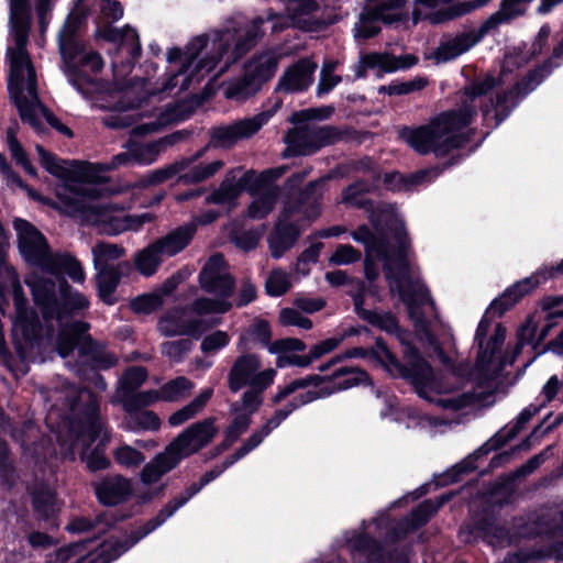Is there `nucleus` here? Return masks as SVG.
Instances as JSON below:
<instances>
[{"mask_svg":"<svg viewBox=\"0 0 563 563\" xmlns=\"http://www.w3.org/2000/svg\"><path fill=\"white\" fill-rule=\"evenodd\" d=\"M376 186L375 181H356L345 189L342 198V201L351 207L365 208L379 235L376 236L366 225L358 227L352 233V239L362 243L366 250V278L374 280L378 276L375 262L384 264L390 291L406 305L419 341L429 346L440 361L449 366L450 358L443 353L435 335L438 329H448L440 320L418 269L411 264L404 219L395 207L382 205L374 209L373 203L365 198V194Z\"/></svg>","mask_w":563,"mask_h":563,"instance_id":"nucleus-1","label":"nucleus"},{"mask_svg":"<svg viewBox=\"0 0 563 563\" xmlns=\"http://www.w3.org/2000/svg\"><path fill=\"white\" fill-rule=\"evenodd\" d=\"M515 64L516 57L511 54L506 55L498 77L488 75L476 79L465 89L461 103L455 110L440 113L424 125L400 129V139L419 154L445 155L467 140L464 129L476 115L478 107H482L485 121L488 123L494 121L495 125H498L515 108V93L527 95L534 90L551 69L559 66V64L552 65L550 60L508 91L515 79L510 75V66Z\"/></svg>","mask_w":563,"mask_h":563,"instance_id":"nucleus-2","label":"nucleus"},{"mask_svg":"<svg viewBox=\"0 0 563 563\" xmlns=\"http://www.w3.org/2000/svg\"><path fill=\"white\" fill-rule=\"evenodd\" d=\"M84 20L82 13L75 8L65 21L64 26L58 34V47L63 59V71L68 82L87 99H92L95 95L109 96L111 103H100L101 108L113 109L119 112L133 110L141 107L146 98H155L161 95L176 96L189 87L180 85L167 88L166 82L174 73L180 68L179 62L169 64L166 76L152 87L147 80H136L129 85H123L121 80L132 70V63L129 60L119 66L118 60H113V82H106L97 79L96 75L102 69L103 62L99 54L87 51L80 45L76 37V32ZM180 84L181 77L177 80Z\"/></svg>","mask_w":563,"mask_h":563,"instance_id":"nucleus-3","label":"nucleus"},{"mask_svg":"<svg viewBox=\"0 0 563 563\" xmlns=\"http://www.w3.org/2000/svg\"><path fill=\"white\" fill-rule=\"evenodd\" d=\"M41 165L59 184L55 188L57 210L81 222L95 227L99 232L118 235L126 231H139L153 221L151 213L125 214L115 203L99 200L102 188L97 187L101 179L100 168L89 164H70L36 145Z\"/></svg>","mask_w":563,"mask_h":563,"instance_id":"nucleus-4","label":"nucleus"},{"mask_svg":"<svg viewBox=\"0 0 563 563\" xmlns=\"http://www.w3.org/2000/svg\"><path fill=\"white\" fill-rule=\"evenodd\" d=\"M269 23L273 33L282 32L294 25L292 15L269 14L267 18H255L249 22L231 27L210 31L194 37L184 49L172 47L166 54L169 63L179 62L180 68L165 84L167 88L178 86L191 87L205 76L216 71V76L225 73L244 54L254 47L265 34V24Z\"/></svg>","mask_w":563,"mask_h":563,"instance_id":"nucleus-5","label":"nucleus"},{"mask_svg":"<svg viewBox=\"0 0 563 563\" xmlns=\"http://www.w3.org/2000/svg\"><path fill=\"white\" fill-rule=\"evenodd\" d=\"M35 12L40 30L45 32L53 9V0H35ZM9 40L7 60L9 64V92L14 100L23 122L35 132L44 131V122L52 128L70 136V130L60 123L38 100L36 90V75L26 51L29 31L31 25L30 0H9Z\"/></svg>","mask_w":563,"mask_h":563,"instance_id":"nucleus-6","label":"nucleus"},{"mask_svg":"<svg viewBox=\"0 0 563 563\" xmlns=\"http://www.w3.org/2000/svg\"><path fill=\"white\" fill-rule=\"evenodd\" d=\"M357 357L382 366L393 377L407 379L420 398L446 410L467 412L470 405L492 401L488 393L482 396L483 398H473L468 394L460 393L462 366L450 368L444 376L438 377L429 363L413 347H408L405 352L406 364H401L380 339H377L375 346L369 350L352 347L345 351L321 365L320 371L323 372L344 358Z\"/></svg>","mask_w":563,"mask_h":563,"instance_id":"nucleus-7","label":"nucleus"},{"mask_svg":"<svg viewBox=\"0 0 563 563\" xmlns=\"http://www.w3.org/2000/svg\"><path fill=\"white\" fill-rule=\"evenodd\" d=\"M541 268L533 275L526 277L509 286L498 298L494 299L486 309L478 323L475 341L478 345L476 362L472 371L466 363H460L451 368L462 366L461 394H468L473 398H483L487 393L492 396L488 404H474L467 408V413H474L488 408L496 402V378L505 362L500 357V347L506 339V329L500 323H493L490 317H500L515 306L525 295L532 291L540 284L548 280Z\"/></svg>","mask_w":563,"mask_h":563,"instance_id":"nucleus-8","label":"nucleus"},{"mask_svg":"<svg viewBox=\"0 0 563 563\" xmlns=\"http://www.w3.org/2000/svg\"><path fill=\"white\" fill-rule=\"evenodd\" d=\"M292 411H295L294 407H289L288 405L277 410L261 429L254 431L247 438V440L230 459H227L221 465H218L206 473L200 478L199 483L191 484L183 494L166 504L154 518L133 530L126 540L122 542L112 539L107 540L93 552L89 549L91 540L80 541L57 550L56 563H110L118 559L146 536L163 526L179 508L186 505L196 494H198L203 486L216 479L228 467L232 466L235 462L256 449L273 430L277 429L282 422L287 419Z\"/></svg>","mask_w":563,"mask_h":563,"instance_id":"nucleus-9","label":"nucleus"},{"mask_svg":"<svg viewBox=\"0 0 563 563\" xmlns=\"http://www.w3.org/2000/svg\"><path fill=\"white\" fill-rule=\"evenodd\" d=\"M292 411H295L294 407H289L288 405L277 410L261 429L254 431L247 438L230 459H227L221 465L206 473L200 478L199 483L191 484L183 494L166 504L154 518L133 530L126 540L122 542L112 539L107 540L93 552L89 549L91 540L80 541L57 550V563H110L118 559L146 536L163 526L179 508L198 494L203 486L216 479L228 467L256 449Z\"/></svg>","mask_w":563,"mask_h":563,"instance_id":"nucleus-10","label":"nucleus"},{"mask_svg":"<svg viewBox=\"0 0 563 563\" xmlns=\"http://www.w3.org/2000/svg\"><path fill=\"white\" fill-rule=\"evenodd\" d=\"M68 415L62 417L57 407H52L46 416V424L54 434L59 453L74 460L79 453L90 471L104 470L110 461L98 449L87 454V449L97 440L98 446H106L110 432L98 413V400L86 388L67 387Z\"/></svg>","mask_w":563,"mask_h":563,"instance_id":"nucleus-11","label":"nucleus"},{"mask_svg":"<svg viewBox=\"0 0 563 563\" xmlns=\"http://www.w3.org/2000/svg\"><path fill=\"white\" fill-rule=\"evenodd\" d=\"M55 276L42 277L37 273H31L25 278L35 303L42 309L45 321V336L43 329L37 325V339L40 344L33 350V358L22 360L23 362H35L40 350L51 340L54 327L58 328L56 350L62 358H66L78 347L80 355L85 353V345L90 341L86 335L88 324L85 322L69 321V314L88 309L89 300L79 291L73 289L65 280L55 283Z\"/></svg>","mask_w":563,"mask_h":563,"instance_id":"nucleus-12","label":"nucleus"},{"mask_svg":"<svg viewBox=\"0 0 563 563\" xmlns=\"http://www.w3.org/2000/svg\"><path fill=\"white\" fill-rule=\"evenodd\" d=\"M514 527L517 531L509 534L494 521L485 520L472 530L461 529L460 536L466 542L482 538L492 548L497 549L508 547L521 538L544 534L549 544L547 555L563 560V511L559 516L542 514L540 516L533 515L528 520L523 518L516 519Z\"/></svg>","mask_w":563,"mask_h":563,"instance_id":"nucleus-13","label":"nucleus"},{"mask_svg":"<svg viewBox=\"0 0 563 563\" xmlns=\"http://www.w3.org/2000/svg\"><path fill=\"white\" fill-rule=\"evenodd\" d=\"M13 227L21 256L38 269L33 273H37L42 277H46L45 275L58 277L66 274L74 282L84 283L85 272L74 256L67 253L53 254L45 236L23 219H15Z\"/></svg>","mask_w":563,"mask_h":563,"instance_id":"nucleus-14","label":"nucleus"},{"mask_svg":"<svg viewBox=\"0 0 563 563\" xmlns=\"http://www.w3.org/2000/svg\"><path fill=\"white\" fill-rule=\"evenodd\" d=\"M11 295L15 313L12 318V338L21 360L33 358V350L40 344L37 339V321L33 311L29 310L22 286L15 269L10 266L4 255H0V311L8 306Z\"/></svg>","mask_w":563,"mask_h":563,"instance_id":"nucleus-15","label":"nucleus"},{"mask_svg":"<svg viewBox=\"0 0 563 563\" xmlns=\"http://www.w3.org/2000/svg\"><path fill=\"white\" fill-rule=\"evenodd\" d=\"M203 290L214 298H199L194 302V310L199 314L224 313L231 309L229 298L233 290V282L229 276L221 255H212L199 275Z\"/></svg>","mask_w":563,"mask_h":563,"instance_id":"nucleus-16","label":"nucleus"},{"mask_svg":"<svg viewBox=\"0 0 563 563\" xmlns=\"http://www.w3.org/2000/svg\"><path fill=\"white\" fill-rule=\"evenodd\" d=\"M284 173L285 168L280 167L267 170L262 175H256L254 172L249 170L241 177H238L239 170L232 169L225 175L220 186L206 197V202L232 208L244 190L253 192L266 181L268 176L272 175L274 178H278Z\"/></svg>","mask_w":563,"mask_h":563,"instance_id":"nucleus-17","label":"nucleus"},{"mask_svg":"<svg viewBox=\"0 0 563 563\" xmlns=\"http://www.w3.org/2000/svg\"><path fill=\"white\" fill-rule=\"evenodd\" d=\"M320 214V206L313 202L307 207L285 206L279 219L276 223L274 232L271 234L268 243L273 257L279 258L287 250H289L300 234V228L290 220L297 217V220L305 219L308 222L314 220Z\"/></svg>","mask_w":563,"mask_h":563,"instance_id":"nucleus-18","label":"nucleus"},{"mask_svg":"<svg viewBox=\"0 0 563 563\" xmlns=\"http://www.w3.org/2000/svg\"><path fill=\"white\" fill-rule=\"evenodd\" d=\"M261 360L255 354H243L239 356L231 366L228 375L230 390L238 393L245 386L267 389L273 385L277 372L274 368L261 371Z\"/></svg>","mask_w":563,"mask_h":563,"instance_id":"nucleus-19","label":"nucleus"},{"mask_svg":"<svg viewBox=\"0 0 563 563\" xmlns=\"http://www.w3.org/2000/svg\"><path fill=\"white\" fill-rule=\"evenodd\" d=\"M179 457L166 446L145 463L140 472L139 479L145 492L139 494L141 503H147L161 495L167 487L164 476L180 464Z\"/></svg>","mask_w":563,"mask_h":563,"instance_id":"nucleus-20","label":"nucleus"},{"mask_svg":"<svg viewBox=\"0 0 563 563\" xmlns=\"http://www.w3.org/2000/svg\"><path fill=\"white\" fill-rule=\"evenodd\" d=\"M489 0H417L413 22L428 20L432 24L467 14L487 4Z\"/></svg>","mask_w":563,"mask_h":563,"instance_id":"nucleus-21","label":"nucleus"},{"mask_svg":"<svg viewBox=\"0 0 563 563\" xmlns=\"http://www.w3.org/2000/svg\"><path fill=\"white\" fill-rule=\"evenodd\" d=\"M279 107L280 102H276L272 108L263 110L251 118L213 128L211 131L212 144L219 147H230L240 140L251 137L273 118Z\"/></svg>","mask_w":563,"mask_h":563,"instance_id":"nucleus-22","label":"nucleus"},{"mask_svg":"<svg viewBox=\"0 0 563 563\" xmlns=\"http://www.w3.org/2000/svg\"><path fill=\"white\" fill-rule=\"evenodd\" d=\"M329 396H331V391H324L322 377L309 375L278 386L277 393L273 397V402L278 404L290 397L291 400L287 405L296 410L317 399Z\"/></svg>","mask_w":563,"mask_h":563,"instance_id":"nucleus-23","label":"nucleus"},{"mask_svg":"<svg viewBox=\"0 0 563 563\" xmlns=\"http://www.w3.org/2000/svg\"><path fill=\"white\" fill-rule=\"evenodd\" d=\"M217 433L216 420L207 418L186 428L167 446L183 461L207 446Z\"/></svg>","mask_w":563,"mask_h":563,"instance_id":"nucleus-24","label":"nucleus"},{"mask_svg":"<svg viewBox=\"0 0 563 563\" xmlns=\"http://www.w3.org/2000/svg\"><path fill=\"white\" fill-rule=\"evenodd\" d=\"M331 137L329 128L308 122L290 130L285 136V142L290 155H309L329 144Z\"/></svg>","mask_w":563,"mask_h":563,"instance_id":"nucleus-25","label":"nucleus"},{"mask_svg":"<svg viewBox=\"0 0 563 563\" xmlns=\"http://www.w3.org/2000/svg\"><path fill=\"white\" fill-rule=\"evenodd\" d=\"M199 314L190 309H175L166 312L158 321V330L165 336L189 335L199 338L211 324L201 319Z\"/></svg>","mask_w":563,"mask_h":563,"instance_id":"nucleus-26","label":"nucleus"},{"mask_svg":"<svg viewBox=\"0 0 563 563\" xmlns=\"http://www.w3.org/2000/svg\"><path fill=\"white\" fill-rule=\"evenodd\" d=\"M376 0H367L368 8L361 13L358 22L354 27V36L356 38H368L379 32L378 22L382 21L391 24L401 19L400 9L406 0H389L379 7L372 9L371 4Z\"/></svg>","mask_w":563,"mask_h":563,"instance_id":"nucleus-27","label":"nucleus"},{"mask_svg":"<svg viewBox=\"0 0 563 563\" xmlns=\"http://www.w3.org/2000/svg\"><path fill=\"white\" fill-rule=\"evenodd\" d=\"M317 67V63L309 57L299 59L283 71L275 90L286 93L306 91L314 80Z\"/></svg>","mask_w":563,"mask_h":563,"instance_id":"nucleus-28","label":"nucleus"},{"mask_svg":"<svg viewBox=\"0 0 563 563\" xmlns=\"http://www.w3.org/2000/svg\"><path fill=\"white\" fill-rule=\"evenodd\" d=\"M561 303H563V296H550L542 300L541 307L547 312V324L542 328L537 338L538 324L532 318H529L518 330L517 338L519 347H522L526 344H538L548 335L553 324L552 320L555 318H563V309H555Z\"/></svg>","mask_w":563,"mask_h":563,"instance_id":"nucleus-29","label":"nucleus"},{"mask_svg":"<svg viewBox=\"0 0 563 563\" xmlns=\"http://www.w3.org/2000/svg\"><path fill=\"white\" fill-rule=\"evenodd\" d=\"M357 287V292L352 295L357 314L372 325L377 327L378 329L388 333L395 334L399 339L400 343L405 346L404 353L408 351V347H412L411 342L409 341V334L399 329L397 320L394 316L389 313H378L376 311H371L363 308L365 291L364 286L363 284L358 283ZM413 349L417 351L415 346Z\"/></svg>","mask_w":563,"mask_h":563,"instance_id":"nucleus-30","label":"nucleus"},{"mask_svg":"<svg viewBox=\"0 0 563 563\" xmlns=\"http://www.w3.org/2000/svg\"><path fill=\"white\" fill-rule=\"evenodd\" d=\"M372 523L362 527L361 531H350L345 534V548L355 563H380L384 559L382 549L367 538L366 530Z\"/></svg>","mask_w":563,"mask_h":563,"instance_id":"nucleus-31","label":"nucleus"},{"mask_svg":"<svg viewBox=\"0 0 563 563\" xmlns=\"http://www.w3.org/2000/svg\"><path fill=\"white\" fill-rule=\"evenodd\" d=\"M417 62L418 58L410 54L399 57H395L389 54H369L363 56L360 63L355 65V77H363L367 68H376L383 73H393L399 69L410 68L411 66L416 65Z\"/></svg>","mask_w":563,"mask_h":563,"instance_id":"nucleus-32","label":"nucleus"},{"mask_svg":"<svg viewBox=\"0 0 563 563\" xmlns=\"http://www.w3.org/2000/svg\"><path fill=\"white\" fill-rule=\"evenodd\" d=\"M386 410L380 411V416L383 418L389 417L395 421L405 422L406 428H421L432 432L438 427L445 424V422L441 419L427 415H420L417 410L411 408H405L401 410L397 409L394 398L386 399Z\"/></svg>","mask_w":563,"mask_h":563,"instance_id":"nucleus-33","label":"nucleus"},{"mask_svg":"<svg viewBox=\"0 0 563 563\" xmlns=\"http://www.w3.org/2000/svg\"><path fill=\"white\" fill-rule=\"evenodd\" d=\"M280 58L279 49H264L245 64L244 71L262 88L266 81L274 77Z\"/></svg>","mask_w":563,"mask_h":563,"instance_id":"nucleus-34","label":"nucleus"},{"mask_svg":"<svg viewBox=\"0 0 563 563\" xmlns=\"http://www.w3.org/2000/svg\"><path fill=\"white\" fill-rule=\"evenodd\" d=\"M485 33L486 32H482L481 27L478 33H461L454 37L448 38L440 43L438 48L433 52L432 57L437 63L452 60L475 46Z\"/></svg>","mask_w":563,"mask_h":563,"instance_id":"nucleus-35","label":"nucleus"},{"mask_svg":"<svg viewBox=\"0 0 563 563\" xmlns=\"http://www.w3.org/2000/svg\"><path fill=\"white\" fill-rule=\"evenodd\" d=\"M96 494L100 503L113 506L132 494V483L121 475L109 476L96 485Z\"/></svg>","mask_w":563,"mask_h":563,"instance_id":"nucleus-36","label":"nucleus"},{"mask_svg":"<svg viewBox=\"0 0 563 563\" xmlns=\"http://www.w3.org/2000/svg\"><path fill=\"white\" fill-rule=\"evenodd\" d=\"M194 239L192 227L186 224L175 228L154 241L165 257H173L183 252Z\"/></svg>","mask_w":563,"mask_h":563,"instance_id":"nucleus-37","label":"nucleus"},{"mask_svg":"<svg viewBox=\"0 0 563 563\" xmlns=\"http://www.w3.org/2000/svg\"><path fill=\"white\" fill-rule=\"evenodd\" d=\"M367 380V374L364 371L354 367L341 368L334 372L331 377H322L324 391H331V395L365 384Z\"/></svg>","mask_w":563,"mask_h":563,"instance_id":"nucleus-38","label":"nucleus"},{"mask_svg":"<svg viewBox=\"0 0 563 563\" xmlns=\"http://www.w3.org/2000/svg\"><path fill=\"white\" fill-rule=\"evenodd\" d=\"M177 139L178 135L173 134L151 143L129 142L133 163L137 165H150L154 163L158 158L161 152L166 146L174 144Z\"/></svg>","mask_w":563,"mask_h":563,"instance_id":"nucleus-39","label":"nucleus"},{"mask_svg":"<svg viewBox=\"0 0 563 563\" xmlns=\"http://www.w3.org/2000/svg\"><path fill=\"white\" fill-rule=\"evenodd\" d=\"M533 0H504L497 12L492 14L482 25V32H489L498 25L523 14Z\"/></svg>","mask_w":563,"mask_h":563,"instance_id":"nucleus-40","label":"nucleus"},{"mask_svg":"<svg viewBox=\"0 0 563 563\" xmlns=\"http://www.w3.org/2000/svg\"><path fill=\"white\" fill-rule=\"evenodd\" d=\"M541 405H534L530 404L528 407H526L517 417L516 421L514 423H510L506 426L503 430H500L487 444L488 449L485 450L487 452L488 450L493 449L495 445L506 443L514 439L525 427V424L536 415L540 411Z\"/></svg>","mask_w":563,"mask_h":563,"instance_id":"nucleus-41","label":"nucleus"},{"mask_svg":"<svg viewBox=\"0 0 563 563\" xmlns=\"http://www.w3.org/2000/svg\"><path fill=\"white\" fill-rule=\"evenodd\" d=\"M213 395L212 388L201 390L188 405L172 413L168 418L170 427H178L200 413Z\"/></svg>","mask_w":563,"mask_h":563,"instance_id":"nucleus-42","label":"nucleus"},{"mask_svg":"<svg viewBox=\"0 0 563 563\" xmlns=\"http://www.w3.org/2000/svg\"><path fill=\"white\" fill-rule=\"evenodd\" d=\"M286 13L292 15L298 29L312 30L311 14L318 9L314 0H283Z\"/></svg>","mask_w":563,"mask_h":563,"instance_id":"nucleus-43","label":"nucleus"},{"mask_svg":"<svg viewBox=\"0 0 563 563\" xmlns=\"http://www.w3.org/2000/svg\"><path fill=\"white\" fill-rule=\"evenodd\" d=\"M261 87L244 71L240 78L223 85V95L229 100L244 101L260 91Z\"/></svg>","mask_w":563,"mask_h":563,"instance_id":"nucleus-44","label":"nucleus"},{"mask_svg":"<svg viewBox=\"0 0 563 563\" xmlns=\"http://www.w3.org/2000/svg\"><path fill=\"white\" fill-rule=\"evenodd\" d=\"M164 258L165 256L153 242L136 253L134 264L141 275L150 277L156 273Z\"/></svg>","mask_w":563,"mask_h":563,"instance_id":"nucleus-45","label":"nucleus"},{"mask_svg":"<svg viewBox=\"0 0 563 563\" xmlns=\"http://www.w3.org/2000/svg\"><path fill=\"white\" fill-rule=\"evenodd\" d=\"M91 253L96 269H112L115 267L111 263L122 257L125 251L121 245L99 242L91 249Z\"/></svg>","mask_w":563,"mask_h":563,"instance_id":"nucleus-46","label":"nucleus"},{"mask_svg":"<svg viewBox=\"0 0 563 563\" xmlns=\"http://www.w3.org/2000/svg\"><path fill=\"white\" fill-rule=\"evenodd\" d=\"M97 287L100 299L107 305L117 302L115 290L120 282V275L117 268L96 269Z\"/></svg>","mask_w":563,"mask_h":563,"instance_id":"nucleus-47","label":"nucleus"},{"mask_svg":"<svg viewBox=\"0 0 563 563\" xmlns=\"http://www.w3.org/2000/svg\"><path fill=\"white\" fill-rule=\"evenodd\" d=\"M109 38L119 44L120 52H125L132 59L141 54V44L137 32L129 25L110 32Z\"/></svg>","mask_w":563,"mask_h":563,"instance_id":"nucleus-48","label":"nucleus"},{"mask_svg":"<svg viewBox=\"0 0 563 563\" xmlns=\"http://www.w3.org/2000/svg\"><path fill=\"white\" fill-rule=\"evenodd\" d=\"M451 495H442L437 500H426L413 510L408 519H406V530H413L424 523L429 517L434 514L444 503L450 499Z\"/></svg>","mask_w":563,"mask_h":563,"instance_id":"nucleus-49","label":"nucleus"},{"mask_svg":"<svg viewBox=\"0 0 563 563\" xmlns=\"http://www.w3.org/2000/svg\"><path fill=\"white\" fill-rule=\"evenodd\" d=\"M128 412L129 418L126 420V426L130 431H157L161 427V419L153 411H137L134 409L133 411Z\"/></svg>","mask_w":563,"mask_h":563,"instance_id":"nucleus-50","label":"nucleus"},{"mask_svg":"<svg viewBox=\"0 0 563 563\" xmlns=\"http://www.w3.org/2000/svg\"><path fill=\"white\" fill-rule=\"evenodd\" d=\"M231 412L234 413L235 417L224 431V448H228L240 438V435L249 429L252 422V417H250V413L240 412V407L238 404H233L231 406Z\"/></svg>","mask_w":563,"mask_h":563,"instance_id":"nucleus-51","label":"nucleus"},{"mask_svg":"<svg viewBox=\"0 0 563 563\" xmlns=\"http://www.w3.org/2000/svg\"><path fill=\"white\" fill-rule=\"evenodd\" d=\"M474 468H475V466L473 464V457H470L467 461H464V462L455 465L454 467H452L450 471H448L443 475L437 477L434 479V482L428 483V484L423 485L422 487H420V489H419L420 492L415 498L422 496L428 490H430L432 487L437 488L439 486H444V485L457 482L460 478V475L462 473H467Z\"/></svg>","mask_w":563,"mask_h":563,"instance_id":"nucleus-52","label":"nucleus"},{"mask_svg":"<svg viewBox=\"0 0 563 563\" xmlns=\"http://www.w3.org/2000/svg\"><path fill=\"white\" fill-rule=\"evenodd\" d=\"M195 385L184 376L176 377L169 380L161 388L162 400L165 401H179L187 397Z\"/></svg>","mask_w":563,"mask_h":563,"instance_id":"nucleus-53","label":"nucleus"},{"mask_svg":"<svg viewBox=\"0 0 563 563\" xmlns=\"http://www.w3.org/2000/svg\"><path fill=\"white\" fill-rule=\"evenodd\" d=\"M224 163L221 159H214L210 163L199 164L180 175L185 183H200L214 176L222 169Z\"/></svg>","mask_w":563,"mask_h":563,"instance_id":"nucleus-54","label":"nucleus"},{"mask_svg":"<svg viewBox=\"0 0 563 563\" xmlns=\"http://www.w3.org/2000/svg\"><path fill=\"white\" fill-rule=\"evenodd\" d=\"M336 66L338 62L335 60H328L323 63L320 71V79L316 89L318 97L328 95L342 81L341 76L334 74Z\"/></svg>","mask_w":563,"mask_h":563,"instance_id":"nucleus-55","label":"nucleus"},{"mask_svg":"<svg viewBox=\"0 0 563 563\" xmlns=\"http://www.w3.org/2000/svg\"><path fill=\"white\" fill-rule=\"evenodd\" d=\"M113 459L124 468H137L145 461V455L129 444H121L113 451Z\"/></svg>","mask_w":563,"mask_h":563,"instance_id":"nucleus-56","label":"nucleus"},{"mask_svg":"<svg viewBox=\"0 0 563 563\" xmlns=\"http://www.w3.org/2000/svg\"><path fill=\"white\" fill-rule=\"evenodd\" d=\"M277 194L275 190H266L257 196L249 207L247 216L251 219H263L274 208L276 203Z\"/></svg>","mask_w":563,"mask_h":563,"instance_id":"nucleus-57","label":"nucleus"},{"mask_svg":"<svg viewBox=\"0 0 563 563\" xmlns=\"http://www.w3.org/2000/svg\"><path fill=\"white\" fill-rule=\"evenodd\" d=\"M205 150L199 151L192 158L190 159H181L179 162H176L175 164L165 167L159 168L154 172H152L148 175V183L152 185L164 183L165 180L172 178L173 176L183 173L186 168L189 167V165L197 158H199Z\"/></svg>","mask_w":563,"mask_h":563,"instance_id":"nucleus-58","label":"nucleus"},{"mask_svg":"<svg viewBox=\"0 0 563 563\" xmlns=\"http://www.w3.org/2000/svg\"><path fill=\"white\" fill-rule=\"evenodd\" d=\"M231 336L228 332L216 330L205 335L200 343V350L206 355H216L219 351L229 345Z\"/></svg>","mask_w":563,"mask_h":563,"instance_id":"nucleus-59","label":"nucleus"},{"mask_svg":"<svg viewBox=\"0 0 563 563\" xmlns=\"http://www.w3.org/2000/svg\"><path fill=\"white\" fill-rule=\"evenodd\" d=\"M266 291L269 296H282L291 287L290 275L280 269H274L266 279Z\"/></svg>","mask_w":563,"mask_h":563,"instance_id":"nucleus-60","label":"nucleus"},{"mask_svg":"<svg viewBox=\"0 0 563 563\" xmlns=\"http://www.w3.org/2000/svg\"><path fill=\"white\" fill-rule=\"evenodd\" d=\"M7 144L15 162L19 165H21L29 175L35 176V168L30 163L26 153L24 152L22 145L19 143L15 136V132L13 129H9L7 132Z\"/></svg>","mask_w":563,"mask_h":563,"instance_id":"nucleus-61","label":"nucleus"},{"mask_svg":"<svg viewBox=\"0 0 563 563\" xmlns=\"http://www.w3.org/2000/svg\"><path fill=\"white\" fill-rule=\"evenodd\" d=\"M33 504L36 511L46 518L53 516L59 509L57 499L51 489H43L35 493Z\"/></svg>","mask_w":563,"mask_h":563,"instance_id":"nucleus-62","label":"nucleus"},{"mask_svg":"<svg viewBox=\"0 0 563 563\" xmlns=\"http://www.w3.org/2000/svg\"><path fill=\"white\" fill-rule=\"evenodd\" d=\"M162 295L155 291L137 296L131 301V309L137 313H151L163 306Z\"/></svg>","mask_w":563,"mask_h":563,"instance_id":"nucleus-63","label":"nucleus"},{"mask_svg":"<svg viewBox=\"0 0 563 563\" xmlns=\"http://www.w3.org/2000/svg\"><path fill=\"white\" fill-rule=\"evenodd\" d=\"M321 249L322 243H316L306 249L296 262L295 272L300 276H307L311 265L318 261Z\"/></svg>","mask_w":563,"mask_h":563,"instance_id":"nucleus-64","label":"nucleus"}]
</instances>
